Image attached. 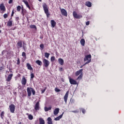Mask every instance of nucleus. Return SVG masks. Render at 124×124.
<instances>
[{"mask_svg":"<svg viewBox=\"0 0 124 124\" xmlns=\"http://www.w3.org/2000/svg\"><path fill=\"white\" fill-rule=\"evenodd\" d=\"M43 62L44 63V66H45V67H48V66H49V65H50V62H49V61H48L47 59H44L43 60Z\"/></svg>","mask_w":124,"mask_h":124,"instance_id":"4","label":"nucleus"},{"mask_svg":"<svg viewBox=\"0 0 124 124\" xmlns=\"http://www.w3.org/2000/svg\"><path fill=\"white\" fill-rule=\"evenodd\" d=\"M14 10H13L11 14V17H13V15H14Z\"/></svg>","mask_w":124,"mask_h":124,"instance_id":"46","label":"nucleus"},{"mask_svg":"<svg viewBox=\"0 0 124 124\" xmlns=\"http://www.w3.org/2000/svg\"><path fill=\"white\" fill-rule=\"evenodd\" d=\"M3 17L4 18V19H6V18H7L8 17V14H5L4 15H3Z\"/></svg>","mask_w":124,"mask_h":124,"instance_id":"38","label":"nucleus"},{"mask_svg":"<svg viewBox=\"0 0 124 124\" xmlns=\"http://www.w3.org/2000/svg\"><path fill=\"white\" fill-rule=\"evenodd\" d=\"M21 84L24 86H25L26 84H27V79H26V78H25V77H23L22 78Z\"/></svg>","mask_w":124,"mask_h":124,"instance_id":"12","label":"nucleus"},{"mask_svg":"<svg viewBox=\"0 0 124 124\" xmlns=\"http://www.w3.org/2000/svg\"><path fill=\"white\" fill-rule=\"evenodd\" d=\"M73 113H78V111L77 110H73L72 111Z\"/></svg>","mask_w":124,"mask_h":124,"instance_id":"49","label":"nucleus"},{"mask_svg":"<svg viewBox=\"0 0 124 124\" xmlns=\"http://www.w3.org/2000/svg\"><path fill=\"white\" fill-rule=\"evenodd\" d=\"M59 112H60V108H55L53 112L54 115H55V116L58 115V114H59Z\"/></svg>","mask_w":124,"mask_h":124,"instance_id":"15","label":"nucleus"},{"mask_svg":"<svg viewBox=\"0 0 124 124\" xmlns=\"http://www.w3.org/2000/svg\"><path fill=\"white\" fill-rule=\"evenodd\" d=\"M39 1H42V0H38Z\"/></svg>","mask_w":124,"mask_h":124,"instance_id":"55","label":"nucleus"},{"mask_svg":"<svg viewBox=\"0 0 124 124\" xmlns=\"http://www.w3.org/2000/svg\"><path fill=\"white\" fill-rule=\"evenodd\" d=\"M1 33V31L0 30V33Z\"/></svg>","mask_w":124,"mask_h":124,"instance_id":"56","label":"nucleus"},{"mask_svg":"<svg viewBox=\"0 0 124 124\" xmlns=\"http://www.w3.org/2000/svg\"><path fill=\"white\" fill-rule=\"evenodd\" d=\"M4 50H3V51H2L1 54H2V56H3V53H4Z\"/></svg>","mask_w":124,"mask_h":124,"instance_id":"53","label":"nucleus"},{"mask_svg":"<svg viewBox=\"0 0 124 124\" xmlns=\"http://www.w3.org/2000/svg\"><path fill=\"white\" fill-rule=\"evenodd\" d=\"M59 71H62V68L60 67V68H59Z\"/></svg>","mask_w":124,"mask_h":124,"instance_id":"50","label":"nucleus"},{"mask_svg":"<svg viewBox=\"0 0 124 124\" xmlns=\"http://www.w3.org/2000/svg\"><path fill=\"white\" fill-rule=\"evenodd\" d=\"M43 9L44 10L45 14H46L47 18H49L50 17V13H49V10L47 7V4L46 3L43 5Z\"/></svg>","mask_w":124,"mask_h":124,"instance_id":"2","label":"nucleus"},{"mask_svg":"<svg viewBox=\"0 0 124 124\" xmlns=\"http://www.w3.org/2000/svg\"><path fill=\"white\" fill-rule=\"evenodd\" d=\"M31 79H33V78H34V74L32 73L31 74Z\"/></svg>","mask_w":124,"mask_h":124,"instance_id":"35","label":"nucleus"},{"mask_svg":"<svg viewBox=\"0 0 124 124\" xmlns=\"http://www.w3.org/2000/svg\"><path fill=\"white\" fill-rule=\"evenodd\" d=\"M39 120L40 124H45V121L43 120V118H40Z\"/></svg>","mask_w":124,"mask_h":124,"instance_id":"23","label":"nucleus"},{"mask_svg":"<svg viewBox=\"0 0 124 124\" xmlns=\"http://www.w3.org/2000/svg\"><path fill=\"white\" fill-rule=\"evenodd\" d=\"M80 44L82 46H85V39H81L80 40Z\"/></svg>","mask_w":124,"mask_h":124,"instance_id":"26","label":"nucleus"},{"mask_svg":"<svg viewBox=\"0 0 124 124\" xmlns=\"http://www.w3.org/2000/svg\"><path fill=\"white\" fill-rule=\"evenodd\" d=\"M31 92L33 95L35 94V91H34L32 88L28 87L27 93L28 96H31Z\"/></svg>","mask_w":124,"mask_h":124,"instance_id":"3","label":"nucleus"},{"mask_svg":"<svg viewBox=\"0 0 124 124\" xmlns=\"http://www.w3.org/2000/svg\"><path fill=\"white\" fill-rule=\"evenodd\" d=\"M50 56V53H48L47 52H46L45 53V57L46 58V59H49V56Z\"/></svg>","mask_w":124,"mask_h":124,"instance_id":"30","label":"nucleus"},{"mask_svg":"<svg viewBox=\"0 0 124 124\" xmlns=\"http://www.w3.org/2000/svg\"><path fill=\"white\" fill-rule=\"evenodd\" d=\"M50 22H51V28H55V27H56V25H57V23L56 22V21H55V20H51Z\"/></svg>","mask_w":124,"mask_h":124,"instance_id":"14","label":"nucleus"},{"mask_svg":"<svg viewBox=\"0 0 124 124\" xmlns=\"http://www.w3.org/2000/svg\"><path fill=\"white\" fill-rule=\"evenodd\" d=\"M30 28L31 29H35V30H36V26L34 25H31L30 26Z\"/></svg>","mask_w":124,"mask_h":124,"instance_id":"32","label":"nucleus"},{"mask_svg":"<svg viewBox=\"0 0 124 124\" xmlns=\"http://www.w3.org/2000/svg\"><path fill=\"white\" fill-rule=\"evenodd\" d=\"M40 48H41V49H44V44H42L40 45Z\"/></svg>","mask_w":124,"mask_h":124,"instance_id":"39","label":"nucleus"},{"mask_svg":"<svg viewBox=\"0 0 124 124\" xmlns=\"http://www.w3.org/2000/svg\"><path fill=\"white\" fill-rule=\"evenodd\" d=\"M23 2H24L25 4H27L29 3V2H28V1L26 0H23Z\"/></svg>","mask_w":124,"mask_h":124,"instance_id":"42","label":"nucleus"},{"mask_svg":"<svg viewBox=\"0 0 124 124\" xmlns=\"http://www.w3.org/2000/svg\"><path fill=\"white\" fill-rule=\"evenodd\" d=\"M52 109V107H50L49 108L45 107V111L46 112H47V111H49V110H51Z\"/></svg>","mask_w":124,"mask_h":124,"instance_id":"29","label":"nucleus"},{"mask_svg":"<svg viewBox=\"0 0 124 124\" xmlns=\"http://www.w3.org/2000/svg\"><path fill=\"white\" fill-rule=\"evenodd\" d=\"M0 117L2 120H3V117H4V111H2L1 112Z\"/></svg>","mask_w":124,"mask_h":124,"instance_id":"31","label":"nucleus"},{"mask_svg":"<svg viewBox=\"0 0 124 124\" xmlns=\"http://www.w3.org/2000/svg\"><path fill=\"white\" fill-rule=\"evenodd\" d=\"M16 21H18V20H19V17H16Z\"/></svg>","mask_w":124,"mask_h":124,"instance_id":"51","label":"nucleus"},{"mask_svg":"<svg viewBox=\"0 0 124 124\" xmlns=\"http://www.w3.org/2000/svg\"><path fill=\"white\" fill-rule=\"evenodd\" d=\"M12 2H13V0H9V4L12 3Z\"/></svg>","mask_w":124,"mask_h":124,"instance_id":"48","label":"nucleus"},{"mask_svg":"<svg viewBox=\"0 0 124 124\" xmlns=\"http://www.w3.org/2000/svg\"><path fill=\"white\" fill-rule=\"evenodd\" d=\"M23 48L24 50H26V49L25 48V46H23Z\"/></svg>","mask_w":124,"mask_h":124,"instance_id":"54","label":"nucleus"},{"mask_svg":"<svg viewBox=\"0 0 124 124\" xmlns=\"http://www.w3.org/2000/svg\"><path fill=\"white\" fill-rule=\"evenodd\" d=\"M27 68H28V69H29V70H33L32 67H31V64H30V63H27Z\"/></svg>","mask_w":124,"mask_h":124,"instance_id":"19","label":"nucleus"},{"mask_svg":"<svg viewBox=\"0 0 124 124\" xmlns=\"http://www.w3.org/2000/svg\"><path fill=\"white\" fill-rule=\"evenodd\" d=\"M27 115L28 116L29 120L31 121V120L33 119V116L31 114H29V113H27Z\"/></svg>","mask_w":124,"mask_h":124,"instance_id":"25","label":"nucleus"},{"mask_svg":"<svg viewBox=\"0 0 124 124\" xmlns=\"http://www.w3.org/2000/svg\"><path fill=\"white\" fill-rule=\"evenodd\" d=\"M86 26H89L90 25V21H87L86 22Z\"/></svg>","mask_w":124,"mask_h":124,"instance_id":"47","label":"nucleus"},{"mask_svg":"<svg viewBox=\"0 0 124 124\" xmlns=\"http://www.w3.org/2000/svg\"><path fill=\"white\" fill-rule=\"evenodd\" d=\"M55 56H52L50 59L51 62H55Z\"/></svg>","mask_w":124,"mask_h":124,"instance_id":"34","label":"nucleus"},{"mask_svg":"<svg viewBox=\"0 0 124 124\" xmlns=\"http://www.w3.org/2000/svg\"><path fill=\"white\" fill-rule=\"evenodd\" d=\"M64 112H63L61 115H60L59 116L55 118L54 119V121H60V119H62V116H63Z\"/></svg>","mask_w":124,"mask_h":124,"instance_id":"16","label":"nucleus"},{"mask_svg":"<svg viewBox=\"0 0 124 124\" xmlns=\"http://www.w3.org/2000/svg\"><path fill=\"white\" fill-rule=\"evenodd\" d=\"M47 121L48 124H53V122H52V118H51V117H48Z\"/></svg>","mask_w":124,"mask_h":124,"instance_id":"22","label":"nucleus"},{"mask_svg":"<svg viewBox=\"0 0 124 124\" xmlns=\"http://www.w3.org/2000/svg\"><path fill=\"white\" fill-rule=\"evenodd\" d=\"M16 64H18V65L20 64V59L19 58H17Z\"/></svg>","mask_w":124,"mask_h":124,"instance_id":"41","label":"nucleus"},{"mask_svg":"<svg viewBox=\"0 0 124 124\" xmlns=\"http://www.w3.org/2000/svg\"><path fill=\"white\" fill-rule=\"evenodd\" d=\"M68 93H69V92L67 91L65 95L64 96V100L65 102V103H66L67 102V98H68Z\"/></svg>","mask_w":124,"mask_h":124,"instance_id":"11","label":"nucleus"},{"mask_svg":"<svg viewBox=\"0 0 124 124\" xmlns=\"http://www.w3.org/2000/svg\"><path fill=\"white\" fill-rule=\"evenodd\" d=\"M84 62H86L84 63V65H86V64H88L92 62V55L91 54L85 55V57L84 58Z\"/></svg>","mask_w":124,"mask_h":124,"instance_id":"1","label":"nucleus"},{"mask_svg":"<svg viewBox=\"0 0 124 124\" xmlns=\"http://www.w3.org/2000/svg\"><path fill=\"white\" fill-rule=\"evenodd\" d=\"M79 109H80V110H81L82 112L83 113V114H85V113L86 112V110H85V109L82 108H79Z\"/></svg>","mask_w":124,"mask_h":124,"instance_id":"37","label":"nucleus"},{"mask_svg":"<svg viewBox=\"0 0 124 124\" xmlns=\"http://www.w3.org/2000/svg\"><path fill=\"white\" fill-rule=\"evenodd\" d=\"M0 9L1 11H3V12H4V11H5V10H6L5 6L3 4V3L0 4Z\"/></svg>","mask_w":124,"mask_h":124,"instance_id":"13","label":"nucleus"},{"mask_svg":"<svg viewBox=\"0 0 124 124\" xmlns=\"http://www.w3.org/2000/svg\"><path fill=\"white\" fill-rule=\"evenodd\" d=\"M13 23V21L9 20L7 22V27H12V23Z\"/></svg>","mask_w":124,"mask_h":124,"instance_id":"21","label":"nucleus"},{"mask_svg":"<svg viewBox=\"0 0 124 124\" xmlns=\"http://www.w3.org/2000/svg\"><path fill=\"white\" fill-rule=\"evenodd\" d=\"M40 100L38 101L35 105L34 109L36 111H39L40 110Z\"/></svg>","mask_w":124,"mask_h":124,"instance_id":"5","label":"nucleus"},{"mask_svg":"<svg viewBox=\"0 0 124 124\" xmlns=\"http://www.w3.org/2000/svg\"><path fill=\"white\" fill-rule=\"evenodd\" d=\"M58 62H59V63H60L61 65H63V63H64L63 59L62 58H59L58 59Z\"/></svg>","mask_w":124,"mask_h":124,"instance_id":"18","label":"nucleus"},{"mask_svg":"<svg viewBox=\"0 0 124 124\" xmlns=\"http://www.w3.org/2000/svg\"><path fill=\"white\" fill-rule=\"evenodd\" d=\"M17 46L20 48H22V47H23V43H22V42H19L17 43Z\"/></svg>","mask_w":124,"mask_h":124,"instance_id":"28","label":"nucleus"},{"mask_svg":"<svg viewBox=\"0 0 124 124\" xmlns=\"http://www.w3.org/2000/svg\"><path fill=\"white\" fill-rule=\"evenodd\" d=\"M27 14V11L23 8H21V14L22 16H25V14Z\"/></svg>","mask_w":124,"mask_h":124,"instance_id":"20","label":"nucleus"},{"mask_svg":"<svg viewBox=\"0 0 124 124\" xmlns=\"http://www.w3.org/2000/svg\"><path fill=\"white\" fill-rule=\"evenodd\" d=\"M83 77V74H81L78 78V79H82Z\"/></svg>","mask_w":124,"mask_h":124,"instance_id":"36","label":"nucleus"},{"mask_svg":"<svg viewBox=\"0 0 124 124\" xmlns=\"http://www.w3.org/2000/svg\"><path fill=\"white\" fill-rule=\"evenodd\" d=\"M69 79L71 85H77V81H76V80L71 78H69Z\"/></svg>","mask_w":124,"mask_h":124,"instance_id":"7","label":"nucleus"},{"mask_svg":"<svg viewBox=\"0 0 124 124\" xmlns=\"http://www.w3.org/2000/svg\"><path fill=\"white\" fill-rule=\"evenodd\" d=\"M26 6L28 7L29 9H31V7H30V5H29V3L28 4H26Z\"/></svg>","mask_w":124,"mask_h":124,"instance_id":"44","label":"nucleus"},{"mask_svg":"<svg viewBox=\"0 0 124 124\" xmlns=\"http://www.w3.org/2000/svg\"><path fill=\"white\" fill-rule=\"evenodd\" d=\"M22 57H25L26 58V53L22 52Z\"/></svg>","mask_w":124,"mask_h":124,"instance_id":"43","label":"nucleus"},{"mask_svg":"<svg viewBox=\"0 0 124 124\" xmlns=\"http://www.w3.org/2000/svg\"><path fill=\"white\" fill-rule=\"evenodd\" d=\"M12 77H13V74H10L8 76V78L6 79V81H7V82H9L11 81Z\"/></svg>","mask_w":124,"mask_h":124,"instance_id":"10","label":"nucleus"},{"mask_svg":"<svg viewBox=\"0 0 124 124\" xmlns=\"http://www.w3.org/2000/svg\"><path fill=\"white\" fill-rule=\"evenodd\" d=\"M9 108H10V112L11 113H14L15 111V105H14V104H12L10 105Z\"/></svg>","mask_w":124,"mask_h":124,"instance_id":"8","label":"nucleus"},{"mask_svg":"<svg viewBox=\"0 0 124 124\" xmlns=\"http://www.w3.org/2000/svg\"><path fill=\"white\" fill-rule=\"evenodd\" d=\"M85 64H84L83 65L80 67V68H82V67H83V66H85Z\"/></svg>","mask_w":124,"mask_h":124,"instance_id":"52","label":"nucleus"},{"mask_svg":"<svg viewBox=\"0 0 124 124\" xmlns=\"http://www.w3.org/2000/svg\"><path fill=\"white\" fill-rule=\"evenodd\" d=\"M60 10L62 14L63 15V16H67V12H66V10L64 9H61L60 8Z\"/></svg>","mask_w":124,"mask_h":124,"instance_id":"9","label":"nucleus"},{"mask_svg":"<svg viewBox=\"0 0 124 124\" xmlns=\"http://www.w3.org/2000/svg\"><path fill=\"white\" fill-rule=\"evenodd\" d=\"M36 63H37V64L38 65H40L41 66L42 64V62H41L40 60H37L36 61Z\"/></svg>","mask_w":124,"mask_h":124,"instance_id":"27","label":"nucleus"},{"mask_svg":"<svg viewBox=\"0 0 124 124\" xmlns=\"http://www.w3.org/2000/svg\"><path fill=\"white\" fill-rule=\"evenodd\" d=\"M17 11H18V12H20V11H21V6H17Z\"/></svg>","mask_w":124,"mask_h":124,"instance_id":"33","label":"nucleus"},{"mask_svg":"<svg viewBox=\"0 0 124 124\" xmlns=\"http://www.w3.org/2000/svg\"><path fill=\"white\" fill-rule=\"evenodd\" d=\"M55 92H56L57 93H59V92H61V90H60V89H58V88H56L55 89Z\"/></svg>","mask_w":124,"mask_h":124,"instance_id":"40","label":"nucleus"},{"mask_svg":"<svg viewBox=\"0 0 124 124\" xmlns=\"http://www.w3.org/2000/svg\"><path fill=\"white\" fill-rule=\"evenodd\" d=\"M73 15L74 18H76V19H81L82 17V15L77 14V13L75 11L73 12Z\"/></svg>","mask_w":124,"mask_h":124,"instance_id":"6","label":"nucleus"},{"mask_svg":"<svg viewBox=\"0 0 124 124\" xmlns=\"http://www.w3.org/2000/svg\"><path fill=\"white\" fill-rule=\"evenodd\" d=\"M85 5L88 6V7H92V3L90 1H87L85 3Z\"/></svg>","mask_w":124,"mask_h":124,"instance_id":"24","label":"nucleus"},{"mask_svg":"<svg viewBox=\"0 0 124 124\" xmlns=\"http://www.w3.org/2000/svg\"><path fill=\"white\" fill-rule=\"evenodd\" d=\"M83 73V69H81L79 70V71H78L76 73V76H78L79 74H82Z\"/></svg>","mask_w":124,"mask_h":124,"instance_id":"17","label":"nucleus"},{"mask_svg":"<svg viewBox=\"0 0 124 124\" xmlns=\"http://www.w3.org/2000/svg\"><path fill=\"white\" fill-rule=\"evenodd\" d=\"M45 91H46V88L42 90V93H45Z\"/></svg>","mask_w":124,"mask_h":124,"instance_id":"45","label":"nucleus"}]
</instances>
